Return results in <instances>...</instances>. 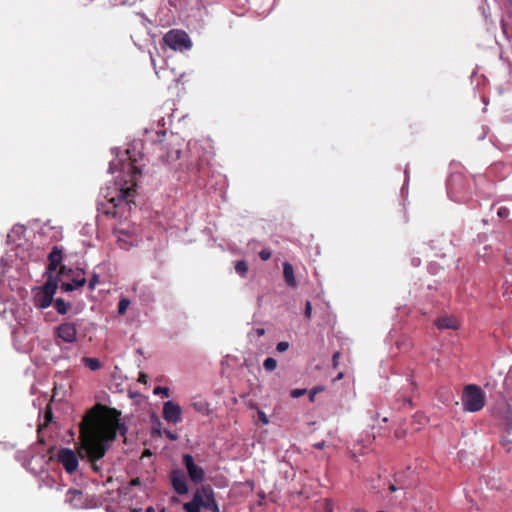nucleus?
Returning a JSON list of instances; mask_svg holds the SVG:
<instances>
[{"mask_svg": "<svg viewBox=\"0 0 512 512\" xmlns=\"http://www.w3.org/2000/svg\"><path fill=\"white\" fill-rule=\"evenodd\" d=\"M235 271L240 275V276H245L246 273L248 272V264L245 260H240L236 263L235 265Z\"/></svg>", "mask_w": 512, "mask_h": 512, "instance_id": "nucleus-22", "label": "nucleus"}, {"mask_svg": "<svg viewBox=\"0 0 512 512\" xmlns=\"http://www.w3.org/2000/svg\"><path fill=\"white\" fill-rule=\"evenodd\" d=\"M316 395V390H311L309 394V398L311 401H314V397Z\"/></svg>", "mask_w": 512, "mask_h": 512, "instance_id": "nucleus-39", "label": "nucleus"}, {"mask_svg": "<svg viewBox=\"0 0 512 512\" xmlns=\"http://www.w3.org/2000/svg\"><path fill=\"white\" fill-rule=\"evenodd\" d=\"M69 493L80 494V492H79V491H77V490H73V491H72V490H70V491H69Z\"/></svg>", "mask_w": 512, "mask_h": 512, "instance_id": "nucleus-48", "label": "nucleus"}, {"mask_svg": "<svg viewBox=\"0 0 512 512\" xmlns=\"http://www.w3.org/2000/svg\"><path fill=\"white\" fill-rule=\"evenodd\" d=\"M73 273L72 269H67L66 266H61L59 269V275L61 276H69Z\"/></svg>", "mask_w": 512, "mask_h": 512, "instance_id": "nucleus-33", "label": "nucleus"}, {"mask_svg": "<svg viewBox=\"0 0 512 512\" xmlns=\"http://www.w3.org/2000/svg\"><path fill=\"white\" fill-rule=\"evenodd\" d=\"M389 490H390L391 492H395V491L397 490V488L395 487V485H394V484H391V485L389 486Z\"/></svg>", "mask_w": 512, "mask_h": 512, "instance_id": "nucleus-45", "label": "nucleus"}, {"mask_svg": "<svg viewBox=\"0 0 512 512\" xmlns=\"http://www.w3.org/2000/svg\"><path fill=\"white\" fill-rule=\"evenodd\" d=\"M183 139L174 133L160 131L157 133V140L154 142L159 152V157L164 163H172L180 158Z\"/></svg>", "mask_w": 512, "mask_h": 512, "instance_id": "nucleus-3", "label": "nucleus"}, {"mask_svg": "<svg viewBox=\"0 0 512 512\" xmlns=\"http://www.w3.org/2000/svg\"><path fill=\"white\" fill-rule=\"evenodd\" d=\"M271 251L268 250V249H262L260 252H259V257L261 260L263 261H267L271 258Z\"/></svg>", "mask_w": 512, "mask_h": 512, "instance_id": "nucleus-27", "label": "nucleus"}, {"mask_svg": "<svg viewBox=\"0 0 512 512\" xmlns=\"http://www.w3.org/2000/svg\"><path fill=\"white\" fill-rule=\"evenodd\" d=\"M164 43L173 50H186L191 47V41L186 32L182 30H171L163 37Z\"/></svg>", "mask_w": 512, "mask_h": 512, "instance_id": "nucleus-6", "label": "nucleus"}, {"mask_svg": "<svg viewBox=\"0 0 512 512\" xmlns=\"http://www.w3.org/2000/svg\"><path fill=\"white\" fill-rule=\"evenodd\" d=\"M163 418L170 423L177 424L182 421V409L180 405L173 401H167L163 404Z\"/></svg>", "mask_w": 512, "mask_h": 512, "instance_id": "nucleus-10", "label": "nucleus"}, {"mask_svg": "<svg viewBox=\"0 0 512 512\" xmlns=\"http://www.w3.org/2000/svg\"><path fill=\"white\" fill-rule=\"evenodd\" d=\"M258 418H259V421L264 425L269 423L267 415L261 410L258 411Z\"/></svg>", "mask_w": 512, "mask_h": 512, "instance_id": "nucleus-30", "label": "nucleus"}, {"mask_svg": "<svg viewBox=\"0 0 512 512\" xmlns=\"http://www.w3.org/2000/svg\"><path fill=\"white\" fill-rule=\"evenodd\" d=\"M263 367L266 371L271 372L277 367V361L272 357H268L264 360Z\"/></svg>", "mask_w": 512, "mask_h": 512, "instance_id": "nucleus-23", "label": "nucleus"}, {"mask_svg": "<svg viewBox=\"0 0 512 512\" xmlns=\"http://www.w3.org/2000/svg\"><path fill=\"white\" fill-rule=\"evenodd\" d=\"M283 277L289 287L295 288L297 286V282L294 276V269L289 262L283 263Z\"/></svg>", "mask_w": 512, "mask_h": 512, "instance_id": "nucleus-17", "label": "nucleus"}, {"mask_svg": "<svg viewBox=\"0 0 512 512\" xmlns=\"http://www.w3.org/2000/svg\"><path fill=\"white\" fill-rule=\"evenodd\" d=\"M63 258V251L58 246H54L51 250V252L48 255V271L53 272L56 271L58 266L60 265Z\"/></svg>", "mask_w": 512, "mask_h": 512, "instance_id": "nucleus-14", "label": "nucleus"}, {"mask_svg": "<svg viewBox=\"0 0 512 512\" xmlns=\"http://www.w3.org/2000/svg\"><path fill=\"white\" fill-rule=\"evenodd\" d=\"M130 486H139L141 484V481L139 478H133L130 480Z\"/></svg>", "mask_w": 512, "mask_h": 512, "instance_id": "nucleus-36", "label": "nucleus"}, {"mask_svg": "<svg viewBox=\"0 0 512 512\" xmlns=\"http://www.w3.org/2000/svg\"><path fill=\"white\" fill-rule=\"evenodd\" d=\"M146 512H156V510L153 507H147Z\"/></svg>", "mask_w": 512, "mask_h": 512, "instance_id": "nucleus-46", "label": "nucleus"}, {"mask_svg": "<svg viewBox=\"0 0 512 512\" xmlns=\"http://www.w3.org/2000/svg\"><path fill=\"white\" fill-rule=\"evenodd\" d=\"M340 352L337 351L333 354V357H332V365H333V368H337L338 365H339V358H340Z\"/></svg>", "mask_w": 512, "mask_h": 512, "instance_id": "nucleus-31", "label": "nucleus"}, {"mask_svg": "<svg viewBox=\"0 0 512 512\" xmlns=\"http://www.w3.org/2000/svg\"><path fill=\"white\" fill-rule=\"evenodd\" d=\"M54 307H55L57 313H59L61 315H65L68 312V310L70 309L71 305L69 303L65 302L64 299L57 298L54 301Z\"/></svg>", "mask_w": 512, "mask_h": 512, "instance_id": "nucleus-20", "label": "nucleus"}, {"mask_svg": "<svg viewBox=\"0 0 512 512\" xmlns=\"http://www.w3.org/2000/svg\"><path fill=\"white\" fill-rule=\"evenodd\" d=\"M128 170L132 174V176H135L136 174L141 173L139 168L132 163L128 164Z\"/></svg>", "mask_w": 512, "mask_h": 512, "instance_id": "nucleus-32", "label": "nucleus"}, {"mask_svg": "<svg viewBox=\"0 0 512 512\" xmlns=\"http://www.w3.org/2000/svg\"><path fill=\"white\" fill-rule=\"evenodd\" d=\"M461 400L465 411L477 412L484 407L486 398L479 386L469 384L465 386Z\"/></svg>", "mask_w": 512, "mask_h": 512, "instance_id": "nucleus-5", "label": "nucleus"}, {"mask_svg": "<svg viewBox=\"0 0 512 512\" xmlns=\"http://www.w3.org/2000/svg\"><path fill=\"white\" fill-rule=\"evenodd\" d=\"M56 344L60 341L75 343L77 341V325L73 322H63L55 328Z\"/></svg>", "mask_w": 512, "mask_h": 512, "instance_id": "nucleus-7", "label": "nucleus"}, {"mask_svg": "<svg viewBox=\"0 0 512 512\" xmlns=\"http://www.w3.org/2000/svg\"><path fill=\"white\" fill-rule=\"evenodd\" d=\"M343 377H344V373L340 372V373H338L337 377L335 378V381L341 380Z\"/></svg>", "mask_w": 512, "mask_h": 512, "instance_id": "nucleus-43", "label": "nucleus"}, {"mask_svg": "<svg viewBox=\"0 0 512 512\" xmlns=\"http://www.w3.org/2000/svg\"><path fill=\"white\" fill-rule=\"evenodd\" d=\"M326 510V512H332V508L330 507L329 503L326 504Z\"/></svg>", "mask_w": 512, "mask_h": 512, "instance_id": "nucleus-47", "label": "nucleus"}, {"mask_svg": "<svg viewBox=\"0 0 512 512\" xmlns=\"http://www.w3.org/2000/svg\"><path fill=\"white\" fill-rule=\"evenodd\" d=\"M435 325L438 329H452L456 330L459 327L458 321L450 316H444L436 319Z\"/></svg>", "mask_w": 512, "mask_h": 512, "instance_id": "nucleus-16", "label": "nucleus"}, {"mask_svg": "<svg viewBox=\"0 0 512 512\" xmlns=\"http://www.w3.org/2000/svg\"><path fill=\"white\" fill-rule=\"evenodd\" d=\"M82 363L92 371H97L102 368V363L98 358L83 357Z\"/></svg>", "mask_w": 512, "mask_h": 512, "instance_id": "nucleus-19", "label": "nucleus"}, {"mask_svg": "<svg viewBox=\"0 0 512 512\" xmlns=\"http://www.w3.org/2000/svg\"><path fill=\"white\" fill-rule=\"evenodd\" d=\"M183 464L187 470L189 479L194 484L202 483L205 478V471L202 467L198 466L194 462V458L190 454L183 455Z\"/></svg>", "mask_w": 512, "mask_h": 512, "instance_id": "nucleus-9", "label": "nucleus"}, {"mask_svg": "<svg viewBox=\"0 0 512 512\" xmlns=\"http://www.w3.org/2000/svg\"><path fill=\"white\" fill-rule=\"evenodd\" d=\"M162 512H164V510Z\"/></svg>", "mask_w": 512, "mask_h": 512, "instance_id": "nucleus-49", "label": "nucleus"}, {"mask_svg": "<svg viewBox=\"0 0 512 512\" xmlns=\"http://www.w3.org/2000/svg\"><path fill=\"white\" fill-rule=\"evenodd\" d=\"M86 284L85 271L83 269H78L75 276L72 278L71 282H63L61 284V289L65 292L73 291L79 287H82Z\"/></svg>", "mask_w": 512, "mask_h": 512, "instance_id": "nucleus-13", "label": "nucleus"}, {"mask_svg": "<svg viewBox=\"0 0 512 512\" xmlns=\"http://www.w3.org/2000/svg\"><path fill=\"white\" fill-rule=\"evenodd\" d=\"M58 462L61 463L68 474H73L79 465L76 453L69 448H61L57 454Z\"/></svg>", "mask_w": 512, "mask_h": 512, "instance_id": "nucleus-8", "label": "nucleus"}, {"mask_svg": "<svg viewBox=\"0 0 512 512\" xmlns=\"http://www.w3.org/2000/svg\"><path fill=\"white\" fill-rule=\"evenodd\" d=\"M153 394H155V395H160L161 394V395H163L165 397H169L170 390L167 387L157 386V387L154 388Z\"/></svg>", "mask_w": 512, "mask_h": 512, "instance_id": "nucleus-25", "label": "nucleus"}, {"mask_svg": "<svg viewBox=\"0 0 512 512\" xmlns=\"http://www.w3.org/2000/svg\"><path fill=\"white\" fill-rule=\"evenodd\" d=\"M129 304H130V301L128 299H126V298L121 299L118 303V313L120 315L125 314Z\"/></svg>", "mask_w": 512, "mask_h": 512, "instance_id": "nucleus-24", "label": "nucleus"}, {"mask_svg": "<svg viewBox=\"0 0 512 512\" xmlns=\"http://www.w3.org/2000/svg\"><path fill=\"white\" fill-rule=\"evenodd\" d=\"M306 392L305 389H295L291 392L292 397H299L302 396Z\"/></svg>", "mask_w": 512, "mask_h": 512, "instance_id": "nucleus-35", "label": "nucleus"}, {"mask_svg": "<svg viewBox=\"0 0 512 512\" xmlns=\"http://www.w3.org/2000/svg\"><path fill=\"white\" fill-rule=\"evenodd\" d=\"M45 418H46V424H47V423L51 420V418H52V412H51V410H47V411L45 412Z\"/></svg>", "mask_w": 512, "mask_h": 512, "instance_id": "nucleus-38", "label": "nucleus"}, {"mask_svg": "<svg viewBox=\"0 0 512 512\" xmlns=\"http://www.w3.org/2000/svg\"><path fill=\"white\" fill-rule=\"evenodd\" d=\"M305 317L310 319L312 316V305L310 301H307L305 304V311H304Z\"/></svg>", "mask_w": 512, "mask_h": 512, "instance_id": "nucleus-29", "label": "nucleus"}, {"mask_svg": "<svg viewBox=\"0 0 512 512\" xmlns=\"http://www.w3.org/2000/svg\"><path fill=\"white\" fill-rule=\"evenodd\" d=\"M288 348H289V343L286 341H281L276 346V350L278 352H285Z\"/></svg>", "mask_w": 512, "mask_h": 512, "instance_id": "nucleus-28", "label": "nucleus"}, {"mask_svg": "<svg viewBox=\"0 0 512 512\" xmlns=\"http://www.w3.org/2000/svg\"><path fill=\"white\" fill-rule=\"evenodd\" d=\"M58 288V279L49 275L47 281L40 287L33 289V303L39 309L48 308Z\"/></svg>", "mask_w": 512, "mask_h": 512, "instance_id": "nucleus-4", "label": "nucleus"}, {"mask_svg": "<svg viewBox=\"0 0 512 512\" xmlns=\"http://www.w3.org/2000/svg\"><path fill=\"white\" fill-rule=\"evenodd\" d=\"M192 406H193V408H194L197 412H199V413H201V414H203V415H207V414H208V412H209L208 404H207L206 402H204V401H197V402H194V403L192 404Z\"/></svg>", "mask_w": 512, "mask_h": 512, "instance_id": "nucleus-21", "label": "nucleus"}, {"mask_svg": "<svg viewBox=\"0 0 512 512\" xmlns=\"http://www.w3.org/2000/svg\"><path fill=\"white\" fill-rule=\"evenodd\" d=\"M197 491H201V495L203 497V505L202 507L211 511V512H220L218 504L214 497V491L211 486H202Z\"/></svg>", "mask_w": 512, "mask_h": 512, "instance_id": "nucleus-12", "label": "nucleus"}, {"mask_svg": "<svg viewBox=\"0 0 512 512\" xmlns=\"http://www.w3.org/2000/svg\"><path fill=\"white\" fill-rule=\"evenodd\" d=\"M498 216L501 218L507 217L509 214V210L506 207H500L497 212Z\"/></svg>", "mask_w": 512, "mask_h": 512, "instance_id": "nucleus-34", "label": "nucleus"}, {"mask_svg": "<svg viewBox=\"0 0 512 512\" xmlns=\"http://www.w3.org/2000/svg\"><path fill=\"white\" fill-rule=\"evenodd\" d=\"M325 443L324 442H319V443H316L314 445L315 448L317 449H322L324 447Z\"/></svg>", "mask_w": 512, "mask_h": 512, "instance_id": "nucleus-41", "label": "nucleus"}, {"mask_svg": "<svg viewBox=\"0 0 512 512\" xmlns=\"http://www.w3.org/2000/svg\"><path fill=\"white\" fill-rule=\"evenodd\" d=\"M102 412L91 409L80 424L81 451L80 457L90 464L91 469L103 476L106 469L104 457L115 441L117 432L121 429L119 412L116 409L105 408Z\"/></svg>", "mask_w": 512, "mask_h": 512, "instance_id": "nucleus-1", "label": "nucleus"}, {"mask_svg": "<svg viewBox=\"0 0 512 512\" xmlns=\"http://www.w3.org/2000/svg\"><path fill=\"white\" fill-rule=\"evenodd\" d=\"M98 283H99V275L94 273L88 283L89 290L93 291L96 288V286L98 285Z\"/></svg>", "mask_w": 512, "mask_h": 512, "instance_id": "nucleus-26", "label": "nucleus"}, {"mask_svg": "<svg viewBox=\"0 0 512 512\" xmlns=\"http://www.w3.org/2000/svg\"><path fill=\"white\" fill-rule=\"evenodd\" d=\"M202 505L203 497L201 495V491H196L193 495L192 500L183 505V509L186 512H200Z\"/></svg>", "mask_w": 512, "mask_h": 512, "instance_id": "nucleus-15", "label": "nucleus"}, {"mask_svg": "<svg viewBox=\"0 0 512 512\" xmlns=\"http://www.w3.org/2000/svg\"><path fill=\"white\" fill-rule=\"evenodd\" d=\"M135 183L129 187H107L101 191L98 199L97 209L100 213L118 218L122 217L125 207L133 203V197L136 193Z\"/></svg>", "mask_w": 512, "mask_h": 512, "instance_id": "nucleus-2", "label": "nucleus"}, {"mask_svg": "<svg viewBox=\"0 0 512 512\" xmlns=\"http://www.w3.org/2000/svg\"><path fill=\"white\" fill-rule=\"evenodd\" d=\"M138 381L140 383H146L147 382V375L144 373H140Z\"/></svg>", "mask_w": 512, "mask_h": 512, "instance_id": "nucleus-37", "label": "nucleus"}, {"mask_svg": "<svg viewBox=\"0 0 512 512\" xmlns=\"http://www.w3.org/2000/svg\"><path fill=\"white\" fill-rule=\"evenodd\" d=\"M462 174H453L447 182V190L449 194L457 192V186L463 182Z\"/></svg>", "mask_w": 512, "mask_h": 512, "instance_id": "nucleus-18", "label": "nucleus"}, {"mask_svg": "<svg viewBox=\"0 0 512 512\" xmlns=\"http://www.w3.org/2000/svg\"><path fill=\"white\" fill-rule=\"evenodd\" d=\"M312 390H316V394H317L319 392H322L324 390V388L322 386H317V387H314Z\"/></svg>", "mask_w": 512, "mask_h": 512, "instance_id": "nucleus-42", "label": "nucleus"}, {"mask_svg": "<svg viewBox=\"0 0 512 512\" xmlns=\"http://www.w3.org/2000/svg\"><path fill=\"white\" fill-rule=\"evenodd\" d=\"M264 332H265V331H264V329H263V328H259V329H257V335H258V336H262V335L264 334Z\"/></svg>", "mask_w": 512, "mask_h": 512, "instance_id": "nucleus-44", "label": "nucleus"}, {"mask_svg": "<svg viewBox=\"0 0 512 512\" xmlns=\"http://www.w3.org/2000/svg\"><path fill=\"white\" fill-rule=\"evenodd\" d=\"M166 435L171 440H175L176 439V436L174 434H172L171 432H169V431L166 432Z\"/></svg>", "mask_w": 512, "mask_h": 512, "instance_id": "nucleus-40", "label": "nucleus"}, {"mask_svg": "<svg viewBox=\"0 0 512 512\" xmlns=\"http://www.w3.org/2000/svg\"><path fill=\"white\" fill-rule=\"evenodd\" d=\"M170 481L173 486V489L179 495H184L188 493L186 477L182 470H172L170 473Z\"/></svg>", "mask_w": 512, "mask_h": 512, "instance_id": "nucleus-11", "label": "nucleus"}]
</instances>
